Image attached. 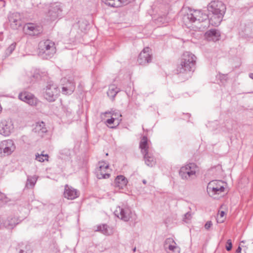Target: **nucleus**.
<instances>
[{
  "mask_svg": "<svg viewBox=\"0 0 253 253\" xmlns=\"http://www.w3.org/2000/svg\"><path fill=\"white\" fill-rule=\"evenodd\" d=\"M14 127L11 120H3L0 122V134L8 136L13 131Z\"/></svg>",
  "mask_w": 253,
  "mask_h": 253,
  "instance_id": "nucleus-11",
  "label": "nucleus"
},
{
  "mask_svg": "<svg viewBox=\"0 0 253 253\" xmlns=\"http://www.w3.org/2000/svg\"><path fill=\"white\" fill-rule=\"evenodd\" d=\"M63 195L64 197L68 200H74L79 196L80 193L77 189L66 184L65 186Z\"/></svg>",
  "mask_w": 253,
  "mask_h": 253,
  "instance_id": "nucleus-16",
  "label": "nucleus"
},
{
  "mask_svg": "<svg viewBox=\"0 0 253 253\" xmlns=\"http://www.w3.org/2000/svg\"><path fill=\"white\" fill-rule=\"evenodd\" d=\"M120 91L118 88L115 84H111L109 86L107 91L108 96L112 100H113L116 94Z\"/></svg>",
  "mask_w": 253,
  "mask_h": 253,
  "instance_id": "nucleus-26",
  "label": "nucleus"
},
{
  "mask_svg": "<svg viewBox=\"0 0 253 253\" xmlns=\"http://www.w3.org/2000/svg\"><path fill=\"white\" fill-rule=\"evenodd\" d=\"M244 243V241H242L241 242V243Z\"/></svg>",
  "mask_w": 253,
  "mask_h": 253,
  "instance_id": "nucleus-49",
  "label": "nucleus"
},
{
  "mask_svg": "<svg viewBox=\"0 0 253 253\" xmlns=\"http://www.w3.org/2000/svg\"><path fill=\"white\" fill-rule=\"evenodd\" d=\"M19 99L26 102L31 106H35L37 104L38 100L32 94L24 92L20 93L18 95Z\"/></svg>",
  "mask_w": 253,
  "mask_h": 253,
  "instance_id": "nucleus-15",
  "label": "nucleus"
},
{
  "mask_svg": "<svg viewBox=\"0 0 253 253\" xmlns=\"http://www.w3.org/2000/svg\"><path fill=\"white\" fill-rule=\"evenodd\" d=\"M135 248L133 249V251H135Z\"/></svg>",
  "mask_w": 253,
  "mask_h": 253,
  "instance_id": "nucleus-50",
  "label": "nucleus"
},
{
  "mask_svg": "<svg viewBox=\"0 0 253 253\" xmlns=\"http://www.w3.org/2000/svg\"><path fill=\"white\" fill-rule=\"evenodd\" d=\"M33 77L36 78V79H39L41 78V76L39 74V72L38 71H36V72L33 75Z\"/></svg>",
  "mask_w": 253,
  "mask_h": 253,
  "instance_id": "nucleus-39",
  "label": "nucleus"
},
{
  "mask_svg": "<svg viewBox=\"0 0 253 253\" xmlns=\"http://www.w3.org/2000/svg\"><path fill=\"white\" fill-rule=\"evenodd\" d=\"M170 242L173 243L174 245H169L168 246L169 250L170 251H172L174 253H179L180 250L179 247L175 245L176 243L172 239H167L165 242V245L170 243Z\"/></svg>",
  "mask_w": 253,
  "mask_h": 253,
  "instance_id": "nucleus-27",
  "label": "nucleus"
},
{
  "mask_svg": "<svg viewBox=\"0 0 253 253\" xmlns=\"http://www.w3.org/2000/svg\"><path fill=\"white\" fill-rule=\"evenodd\" d=\"M242 250V249L240 246H239L236 250L237 253H240Z\"/></svg>",
  "mask_w": 253,
  "mask_h": 253,
  "instance_id": "nucleus-41",
  "label": "nucleus"
},
{
  "mask_svg": "<svg viewBox=\"0 0 253 253\" xmlns=\"http://www.w3.org/2000/svg\"><path fill=\"white\" fill-rule=\"evenodd\" d=\"M197 169V166L194 163H190L180 168L179 175L182 179L190 180L196 177Z\"/></svg>",
  "mask_w": 253,
  "mask_h": 253,
  "instance_id": "nucleus-7",
  "label": "nucleus"
},
{
  "mask_svg": "<svg viewBox=\"0 0 253 253\" xmlns=\"http://www.w3.org/2000/svg\"><path fill=\"white\" fill-rule=\"evenodd\" d=\"M249 77L251 78L252 79H253V73H250L249 74Z\"/></svg>",
  "mask_w": 253,
  "mask_h": 253,
  "instance_id": "nucleus-42",
  "label": "nucleus"
},
{
  "mask_svg": "<svg viewBox=\"0 0 253 253\" xmlns=\"http://www.w3.org/2000/svg\"><path fill=\"white\" fill-rule=\"evenodd\" d=\"M38 177L36 175L27 176L26 187L28 189L33 188L36 183Z\"/></svg>",
  "mask_w": 253,
  "mask_h": 253,
  "instance_id": "nucleus-24",
  "label": "nucleus"
},
{
  "mask_svg": "<svg viewBox=\"0 0 253 253\" xmlns=\"http://www.w3.org/2000/svg\"><path fill=\"white\" fill-rule=\"evenodd\" d=\"M33 130L41 137H43L44 134L47 132L45 124L42 121L36 123L34 126Z\"/></svg>",
  "mask_w": 253,
  "mask_h": 253,
  "instance_id": "nucleus-20",
  "label": "nucleus"
},
{
  "mask_svg": "<svg viewBox=\"0 0 253 253\" xmlns=\"http://www.w3.org/2000/svg\"><path fill=\"white\" fill-rule=\"evenodd\" d=\"M206 26H207V25H201V26H199V28L201 29V28H202V27L204 28V27H206Z\"/></svg>",
  "mask_w": 253,
  "mask_h": 253,
  "instance_id": "nucleus-43",
  "label": "nucleus"
},
{
  "mask_svg": "<svg viewBox=\"0 0 253 253\" xmlns=\"http://www.w3.org/2000/svg\"><path fill=\"white\" fill-rule=\"evenodd\" d=\"M25 28L27 34L31 36H36L40 34L42 32L41 27L37 26L33 23L27 24Z\"/></svg>",
  "mask_w": 253,
  "mask_h": 253,
  "instance_id": "nucleus-19",
  "label": "nucleus"
},
{
  "mask_svg": "<svg viewBox=\"0 0 253 253\" xmlns=\"http://www.w3.org/2000/svg\"><path fill=\"white\" fill-rule=\"evenodd\" d=\"M10 21L15 23L16 25L20 24V23H18V21L17 19L11 18Z\"/></svg>",
  "mask_w": 253,
  "mask_h": 253,
  "instance_id": "nucleus-40",
  "label": "nucleus"
},
{
  "mask_svg": "<svg viewBox=\"0 0 253 253\" xmlns=\"http://www.w3.org/2000/svg\"><path fill=\"white\" fill-rule=\"evenodd\" d=\"M232 247V241L230 239H229L227 241L226 245V249L227 251H229L231 250Z\"/></svg>",
  "mask_w": 253,
  "mask_h": 253,
  "instance_id": "nucleus-36",
  "label": "nucleus"
},
{
  "mask_svg": "<svg viewBox=\"0 0 253 253\" xmlns=\"http://www.w3.org/2000/svg\"><path fill=\"white\" fill-rule=\"evenodd\" d=\"M62 91L64 94H71L75 88V84L72 78L64 77L61 80Z\"/></svg>",
  "mask_w": 253,
  "mask_h": 253,
  "instance_id": "nucleus-10",
  "label": "nucleus"
},
{
  "mask_svg": "<svg viewBox=\"0 0 253 253\" xmlns=\"http://www.w3.org/2000/svg\"><path fill=\"white\" fill-rule=\"evenodd\" d=\"M253 26V24H251L248 26H246L244 29L245 35L248 36L252 32L251 28Z\"/></svg>",
  "mask_w": 253,
  "mask_h": 253,
  "instance_id": "nucleus-33",
  "label": "nucleus"
},
{
  "mask_svg": "<svg viewBox=\"0 0 253 253\" xmlns=\"http://www.w3.org/2000/svg\"><path fill=\"white\" fill-rule=\"evenodd\" d=\"M209 18L207 14L203 13L201 10H189V12L184 14L182 17V20L185 25L190 27V24L194 23H209Z\"/></svg>",
  "mask_w": 253,
  "mask_h": 253,
  "instance_id": "nucleus-3",
  "label": "nucleus"
},
{
  "mask_svg": "<svg viewBox=\"0 0 253 253\" xmlns=\"http://www.w3.org/2000/svg\"><path fill=\"white\" fill-rule=\"evenodd\" d=\"M114 214L124 221H128L132 217L133 215L131 209L125 206L117 207L114 211Z\"/></svg>",
  "mask_w": 253,
  "mask_h": 253,
  "instance_id": "nucleus-9",
  "label": "nucleus"
},
{
  "mask_svg": "<svg viewBox=\"0 0 253 253\" xmlns=\"http://www.w3.org/2000/svg\"><path fill=\"white\" fill-rule=\"evenodd\" d=\"M220 33L216 29H211L205 34V38L208 41L215 42L220 39Z\"/></svg>",
  "mask_w": 253,
  "mask_h": 253,
  "instance_id": "nucleus-17",
  "label": "nucleus"
},
{
  "mask_svg": "<svg viewBox=\"0 0 253 253\" xmlns=\"http://www.w3.org/2000/svg\"><path fill=\"white\" fill-rule=\"evenodd\" d=\"M16 47V43H12L11 44L9 47L6 50V54L7 55H10L15 49Z\"/></svg>",
  "mask_w": 253,
  "mask_h": 253,
  "instance_id": "nucleus-32",
  "label": "nucleus"
},
{
  "mask_svg": "<svg viewBox=\"0 0 253 253\" xmlns=\"http://www.w3.org/2000/svg\"><path fill=\"white\" fill-rule=\"evenodd\" d=\"M39 55L45 59L51 58L56 52L54 43L49 40L40 42L39 43Z\"/></svg>",
  "mask_w": 253,
  "mask_h": 253,
  "instance_id": "nucleus-4",
  "label": "nucleus"
},
{
  "mask_svg": "<svg viewBox=\"0 0 253 253\" xmlns=\"http://www.w3.org/2000/svg\"><path fill=\"white\" fill-rule=\"evenodd\" d=\"M24 250H20L19 252V253H23Z\"/></svg>",
  "mask_w": 253,
  "mask_h": 253,
  "instance_id": "nucleus-44",
  "label": "nucleus"
},
{
  "mask_svg": "<svg viewBox=\"0 0 253 253\" xmlns=\"http://www.w3.org/2000/svg\"><path fill=\"white\" fill-rule=\"evenodd\" d=\"M135 0H102V1L107 5L114 7L126 5Z\"/></svg>",
  "mask_w": 253,
  "mask_h": 253,
  "instance_id": "nucleus-18",
  "label": "nucleus"
},
{
  "mask_svg": "<svg viewBox=\"0 0 253 253\" xmlns=\"http://www.w3.org/2000/svg\"><path fill=\"white\" fill-rule=\"evenodd\" d=\"M116 126H110V128H116Z\"/></svg>",
  "mask_w": 253,
  "mask_h": 253,
  "instance_id": "nucleus-47",
  "label": "nucleus"
},
{
  "mask_svg": "<svg viewBox=\"0 0 253 253\" xmlns=\"http://www.w3.org/2000/svg\"><path fill=\"white\" fill-rule=\"evenodd\" d=\"M127 183V179L123 175H118L115 179L114 185L119 189L126 187Z\"/></svg>",
  "mask_w": 253,
  "mask_h": 253,
  "instance_id": "nucleus-22",
  "label": "nucleus"
},
{
  "mask_svg": "<svg viewBox=\"0 0 253 253\" xmlns=\"http://www.w3.org/2000/svg\"><path fill=\"white\" fill-rule=\"evenodd\" d=\"M144 157L146 164L149 167H153L155 164L154 157L149 152L144 154Z\"/></svg>",
  "mask_w": 253,
  "mask_h": 253,
  "instance_id": "nucleus-28",
  "label": "nucleus"
},
{
  "mask_svg": "<svg viewBox=\"0 0 253 253\" xmlns=\"http://www.w3.org/2000/svg\"><path fill=\"white\" fill-rule=\"evenodd\" d=\"M212 225L211 221H208L205 225V227L206 229L208 230Z\"/></svg>",
  "mask_w": 253,
  "mask_h": 253,
  "instance_id": "nucleus-37",
  "label": "nucleus"
},
{
  "mask_svg": "<svg viewBox=\"0 0 253 253\" xmlns=\"http://www.w3.org/2000/svg\"><path fill=\"white\" fill-rule=\"evenodd\" d=\"M207 8L212 14L209 18V23L214 26L219 25L226 12L225 5L221 1L213 0L208 5Z\"/></svg>",
  "mask_w": 253,
  "mask_h": 253,
  "instance_id": "nucleus-1",
  "label": "nucleus"
},
{
  "mask_svg": "<svg viewBox=\"0 0 253 253\" xmlns=\"http://www.w3.org/2000/svg\"><path fill=\"white\" fill-rule=\"evenodd\" d=\"M196 59V57L192 53L188 51L184 52L180 63L177 66V73L187 74L193 71L195 69Z\"/></svg>",
  "mask_w": 253,
  "mask_h": 253,
  "instance_id": "nucleus-2",
  "label": "nucleus"
},
{
  "mask_svg": "<svg viewBox=\"0 0 253 253\" xmlns=\"http://www.w3.org/2000/svg\"><path fill=\"white\" fill-rule=\"evenodd\" d=\"M99 167L97 169L96 176L98 179L108 178L110 176L108 172L109 165L104 162H99Z\"/></svg>",
  "mask_w": 253,
  "mask_h": 253,
  "instance_id": "nucleus-14",
  "label": "nucleus"
},
{
  "mask_svg": "<svg viewBox=\"0 0 253 253\" xmlns=\"http://www.w3.org/2000/svg\"><path fill=\"white\" fill-rule=\"evenodd\" d=\"M115 122H116V120L114 119H113L112 117H111V119L107 120L106 123L109 125H111V124H113Z\"/></svg>",
  "mask_w": 253,
  "mask_h": 253,
  "instance_id": "nucleus-38",
  "label": "nucleus"
},
{
  "mask_svg": "<svg viewBox=\"0 0 253 253\" xmlns=\"http://www.w3.org/2000/svg\"><path fill=\"white\" fill-rule=\"evenodd\" d=\"M9 201V198L4 194L0 192V205L5 204Z\"/></svg>",
  "mask_w": 253,
  "mask_h": 253,
  "instance_id": "nucleus-31",
  "label": "nucleus"
},
{
  "mask_svg": "<svg viewBox=\"0 0 253 253\" xmlns=\"http://www.w3.org/2000/svg\"><path fill=\"white\" fill-rule=\"evenodd\" d=\"M142 182L144 184H146L147 182L146 180L145 179L143 180Z\"/></svg>",
  "mask_w": 253,
  "mask_h": 253,
  "instance_id": "nucleus-45",
  "label": "nucleus"
},
{
  "mask_svg": "<svg viewBox=\"0 0 253 253\" xmlns=\"http://www.w3.org/2000/svg\"><path fill=\"white\" fill-rule=\"evenodd\" d=\"M240 246H242V247H243V246H242L241 244H240ZM243 247H244V248H246V246H245V247H244V246H243Z\"/></svg>",
  "mask_w": 253,
  "mask_h": 253,
  "instance_id": "nucleus-48",
  "label": "nucleus"
},
{
  "mask_svg": "<svg viewBox=\"0 0 253 253\" xmlns=\"http://www.w3.org/2000/svg\"><path fill=\"white\" fill-rule=\"evenodd\" d=\"M97 231H100L106 235H109L112 233L111 230L109 229V227L106 224L98 226Z\"/></svg>",
  "mask_w": 253,
  "mask_h": 253,
  "instance_id": "nucleus-29",
  "label": "nucleus"
},
{
  "mask_svg": "<svg viewBox=\"0 0 253 253\" xmlns=\"http://www.w3.org/2000/svg\"><path fill=\"white\" fill-rule=\"evenodd\" d=\"M139 147L141 150V152L144 154L148 152V139L145 136L142 137L139 144Z\"/></svg>",
  "mask_w": 253,
  "mask_h": 253,
  "instance_id": "nucleus-23",
  "label": "nucleus"
},
{
  "mask_svg": "<svg viewBox=\"0 0 253 253\" xmlns=\"http://www.w3.org/2000/svg\"><path fill=\"white\" fill-rule=\"evenodd\" d=\"M252 245H253V242L252 243H251V245L250 244H248V246H251Z\"/></svg>",
  "mask_w": 253,
  "mask_h": 253,
  "instance_id": "nucleus-46",
  "label": "nucleus"
},
{
  "mask_svg": "<svg viewBox=\"0 0 253 253\" xmlns=\"http://www.w3.org/2000/svg\"><path fill=\"white\" fill-rule=\"evenodd\" d=\"M62 12V5L59 2L50 3L48 7V11L46 14V20L50 21L56 20L61 16Z\"/></svg>",
  "mask_w": 253,
  "mask_h": 253,
  "instance_id": "nucleus-6",
  "label": "nucleus"
},
{
  "mask_svg": "<svg viewBox=\"0 0 253 253\" xmlns=\"http://www.w3.org/2000/svg\"><path fill=\"white\" fill-rule=\"evenodd\" d=\"M105 115L110 114L112 117L116 120V124L118 126L122 121V115L118 111L116 112L115 110H111V111L106 112L104 113Z\"/></svg>",
  "mask_w": 253,
  "mask_h": 253,
  "instance_id": "nucleus-25",
  "label": "nucleus"
},
{
  "mask_svg": "<svg viewBox=\"0 0 253 253\" xmlns=\"http://www.w3.org/2000/svg\"><path fill=\"white\" fill-rule=\"evenodd\" d=\"M150 51V48L146 47L140 53L137 59V62L139 65H145L151 62L152 54Z\"/></svg>",
  "mask_w": 253,
  "mask_h": 253,
  "instance_id": "nucleus-13",
  "label": "nucleus"
},
{
  "mask_svg": "<svg viewBox=\"0 0 253 253\" xmlns=\"http://www.w3.org/2000/svg\"><path fill=\"white\" fill-rule=\"evenodd\" d=\"M20 222L18 218L10 216L3 221V227L7 229H13Z\"/></svg>",
  "mask_w": 253,
  "mask_h": 253,
  "instance_id": "nucleus-21",
  "label": "nucleus"
},
{
  "mask_svg": "<svg viewBox=\"0 0 253 253\" xmlns=\"http://www.w3.org/2000/svg\"><path fill=\"white\" fill-rule=\"evenodd\" d=\"M225 184L221 180H212L207 186V192L210 197L216 198L217 196L223 192Z\"/></svg>",
  "mask_w": 253,
  "mask_h": 253,
  "instance_id": "nucleus-5",
  "label": "nucleus"
},
{
  "mask_svg": "<svg viewBox=\"0 0 253 253\" xmlns=\"http://www.w3.org/2000/svg\"><path fill=\"white\" fill-rule=\"evenodd\" d=\"M218 215L220 216V217H218V215L217 216V218L216 219L217 222V223H222L224 221V219L222 218L225 215V212L223 211H221L219 213Z\"/></svg>",
  "mask_w": 253,
  "mask_h": 253,
  "instance_id": "nucleus-34",
  "label": "nucleus"
},
{
  "mask_svg": "<svg viewBox=\"0 0 253 253\" xmlns=\"http://www.w3.org/2000/svg\"><path fill=\"white\" fill-rule=\"evenodd\" d=\"M48 156L47 154H41L40 155L38 154L36 155V160L41 162H43L45 160L48 161Z\"/></svg>",
  "mask_w": 253,
  "mask_h": 253,
  "instance_id": "nucleus-30",
  "label": "nucleus"
},
{
  "mask_svg": "<svg viewBox=\"0 0 253 253\" xmlns=\"http://www.w3.org/2000/svg\"><path fill=\"white\" fill-rule=\"evenodd\" d=\"M192 218V215L190 212H187L184 214V217L183 218V220L186 223H188L189 221Z\"/></svg>",
  "mask_w": 253,
  "mask_h": 253,
  "instance_id": "nucleus-35",
  "label": "nucleus"
},
{
  "mask_svg": "<svg viewBox=\"0 0 253 253\" xmlns=\"http://www.w3.org/2000/svg\"><path fill=\"white\" fill-rule=\"evenodd\" d=\"M15 149V144L11 139H6L0 142V157L10 156Z\"/></svg>",
  "mask_w": 253,
  "mask_h": 253,
  "instance_id": "nucleus-8",
  "label": "nucleus"
},
{
  "mask_svg": "<svg viewBox=\"0 0 253 253\" xmlns=\"http://www.w3.org/2000/svg\"><path fill=\"white\" fill-rule=\"evenodd\" d=\"M59 93L58 88L54 84H49L46 86L44 97L45 99L50 101H54Z\"/></svg>",
  "mask_w": 253,
  "mask_h": 253,
  "instance_id": "nucleus-12",
  "label": "nucleus"
}]
</instances>
